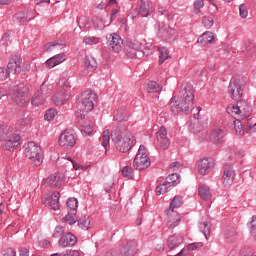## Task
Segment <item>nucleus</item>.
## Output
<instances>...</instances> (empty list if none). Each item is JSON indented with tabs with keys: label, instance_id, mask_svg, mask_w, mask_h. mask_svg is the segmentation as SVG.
Instances as JSON below:
<instances>
[{
	"label": "nucleus",
	"instance_id": "1",
	"mask_svg": "<svg viewBox=\"0 0 256 256\" xmlns=\"http://www.w3.org/2000/svg\"><path fill=\"white\" fill-rule=\"evenodd\" d=\"M195 99V93L193 92V86L187 85L180 91V96H174L170 102V110L172 113H185L189 115L191 109H193V101Z\"/></svg>",
	"mask_w": 256,
	"mask_h": 256
},
{
	"label": "nucleus",
	"instance_id": "2",
	"mask_svg": "<svg viewBox=\"0 0 256 256\" xmlns=\"http://www.w3.org/2000/svg\"><path fill=\"white\" fill-rule=\"evenodd\" d=\"M111 139L116 149L121 153H127L136 143L135 136H133L125 126H118L113 129Z\"/></svg>",
	"mask_w": 256,
	"mask_h": 256
},
{
	"label": "nucleus",
	"instance_id": "3",
	"mask_svg": "<svg viewBox=\"0 0 256 256\" xmlns=\"http://www.w3.org/2000/svg\"><path fill=\"white\" fill-rule=\"evenodd\" d=\"M124 53L127 57H130V59L141 57V55H144L145 57H149V55H151V51L145 47V45L131 41H126L124 43Z\"/></svg>",
	"mask_w": 256,
	"mask_h": 256
},
{
	"label": "nucleus",
	"instance_id": "4",
	"mask_svg": "<svg viewBox=\"0 0 256 256\" xmlns=\"http://www.w3.org/2000/svg\"><path fill=\"white\" fill-rule=\"evenodd\" d=\"M183 205V198L181 196H175L170 203V209L168 210V221L167 228L175 229L181 222V216L179 213L175 212V209Z\"/></svg>",
	"mask_w": 256,
	"mask_h": 256
},
{
	"label": "nucleus",
	"instance_id": "5",
	"mask_svg": "<svg viewBox=\"0 0 256 256\" xmlns=\"http://www.w3.org/2000/svg\"><path fill=\"white\" fill-rule=\"evenodd\" d=\"M42 153L41 146L35 142H28L24 145V155L32 161L35 167H39L43 163Z\"/></svg>",
	"mask_w": 256,
	"mask_h": 256
},
{
	"label": "nucleus",
	"instance_id": "6",
	"mask_svg": "<svg viewBox=\"0 0 256 256\" xmlns=\"http://www.w3.org/2000/svg\"><path fill=\"white\" fill-rule=\"evenodd\" d=\"M97 99V93L92 90H86L81 94L78 108L80 111H84V113H90V111L95 109V101H97Z\"/></svg>",
	"mask_w": 256,
	"mask_h": 256
},
{
	"label": "nucleus",
	"instance_id": "7",
	"mask_svg": "<svg viewBox=\"0 0 256 256\" xmlns=\"http://www.w3.org/2000/svg\"><path fill=\"white\" fill-rule=\"evenodd\" d=\"M8 73H13V75H19L21 71H30L31 64L23 63V59L19 56H13L7 65Z\"/></svg>",
	"mask_w": 256,
	"mask_h": 256
},
{
	"label": "nucleus",
	"instance_id": "8",
	"mask_svg": "<svg viewBox=\"0 0 256 256\" xmlns=\"http://www.w3.org/2000/svg\"><path fill=\"white\" fill-rule=\"evenodd\" d=\"M10 95L17 105L23 107L27 101V86L23 82L16 84L11 90Z\"/></svg>",
	"mask_w": 256,
	"mask_h": 256
},
{
	"label": "nucleus",
	"instance_id": "9",
	"mask_svg": "<svg viewBox=\"0 0 256 256\" xmlns=\"http://www.w3.org/2000/svg\"><path fill=\"white\" fill-rule=\"evenodd\" d=\"M246 83L243 78H234L230 81L228 93L232 99L239 101L243 97V87H245Z\"/></svg>",
	"mask_w": 256,
	"mask_h": 256
},
{
	"label": "nucleus",
	"instance_id": "10",
	"mask_svg": "<svg viewBox=\"0 0 256 256\" xmlns=\"http://www.w3.org/2000/svg\"><path fill=\"white\" fill-rule=\"evenodd\" d=\"M197 113H194L193 117L190 118V131L192 133H201L203 129H205V124L207 120H203V117H199V113L201 112V108L197 107L195 109Z\"/></svg>",
	"mask_w": 256,
	"mask_h": 256
},
{
	"label": "nucleus",
	"instance_id": "11",
	"mask_svg": "<svg viewBox=\"0 0 256 256\" xmlns=\"http://www.w3.org/2000/svg\"><path fill=\"white\" fill-rule=\"evenodd\" d=\"M58 143L60 147L69 149L70 147H75L77 144V138H75V133L71 130H65L60 134Z\"/></svg>",
	"mask_w": 256,
	"mask_h": 256
},
{
	"label": "nucleus",
	"instance_id": "12",
	"mask_svg": "<svg viewBox=\"0 0 256 256\" xmlns=\"http://www.w3.org/2000/svg\"><path fill=\"white\" fill-rule=\"evenodd\" d=\"M106 39L108 41L109 47L114 51V53H121L125 44L123 43V39L117 33L107 34Z\"/></svg>",
	"mask_w": 256,
	"mask_h": 256
},
{
	"label": "nucleus",
	"instance_id": "13",
	"mask_svg": "<svg viewBox=\"0 0 256 256\" xmlns=\"http://www.w3.org/2000/svg\"><path fill=\"white\" fill-rule=\"evenodd\" d=\"M156 139L161 151H167V149H169L171 140L169 139V136H167V128H165V126H161L156 132Z\"/></svg>",
	"mask_w": 256,
	"mask_h": 256
},
{
	"label": "nucleus",
	"instance_id": "14",
	"mask_svg": "<svg viewBox=\"0 0 256 256\" xmlns=\"http://www.w3.org/2000/svg\"><path fill=\"white\" fill-rule=\"evenodd\" d=\"M63 181H65L63 174L54 173L44 180V185H46V187H50L51 189H59V187L63 185Z\"/></svg>",
	"mask_w": 256,
	"mask_h": 256
},
{
	"label": "nucleus",
	"instance_id": "15",
	"mask_svg": "<svg viewBox=\"0 0 256 256\" xmlns=\"http://www.w3.org/2000/svg\"><path fill=\"white\" fill-rule=\"evenodd\" d=\"M49 94V88L45 83H43L40 87V90L34 94L32 97V105L35 107H39V105H43L47 100V95Z\"/></svg>",
	"mask_w": 256,
	"mask_h": 256
},
{
	"label": "nucleus",
	"instance_id": "16",
	"mask_svg": "<svg viewBox=\"0 0 256 256\" xmlns=\"http://www.w3.org/2000/svg\"><path fill=\"white\" fill-rule=\"evenodd\" d=\"M235 169L231 164L224 165V172L222 175V184L224 187H231L233 185V181H235Z\"/></svg>",
	"mask_w": 256,
	"mask_h": 256
},
{
	"label": "nucleus",
	"instance_id": "17",
	"mask_svg": "<svg viewBox=\"0 0 256 256\" xmlns=\"http://www.w3.org/2000/svg\"><path fill=\"white\" fill-rule=\"evenodd\" d=\"M196 167L200 175H207L215 167V161L213 158H203L197 162Z\"/></svg>",
	"mask_w": 256,
	"mask_h": 256
},
{
	"label": "nucleus",
	"instance_id": "18",
	"mask_svg": "<svg viewBox=\"0 0 256 256\" xmlns=\"http://www.w3.org/2000/svg\"><path fill=\"white\" fill-rule=\"evenodd\" d=\"M158 33L162 35V37H165L169 43L177 39V32L175 29L169 26H165L164 24H158Z\"/></svg>",
	"mask_w": 256,
	"mask_h": 256
},
{
	"label": "nucleus",
	"instance_id": "19",
	"mask_svg": "<svg viewBox=\"0 0 256 256\" xmlns=\"http://www.w3.org/2000/svg\"><path fill=\"white\" fill-rule=\"evenodd\" d=\"M59 197H61V194L54 192L51 196L43 198L42 203L45 207H50V209L57 211L59 209Z\"/></svg>",
	"mask_w": 256,
	"mask_h": 256
},
{
	"label": "nucleus",
	"instance_id": "20",
	"mask_svg": "<svg viewBox=\"0 0 256 256\" xmlns=\"http://www.w3.org/2000/svg\"><path fill=\"white\" fill-rule=\"evenodd\" d=\"M76 243H77V236L71 232L63 234L58 241V245L64 248L73 247Z\"/></svg>",
	"mask_w": 256,
	"mask_h": 256
},
{
	"label": "nucleus",
	"instance_id": "21",
	"mask_svg": "<svg viewBox=\"0 0 256 256\" xmlns=\"http://www.w3.org/2000/svg\"><path fill=\"white\" fill-rule=\"evenodd\" d=\"M133 165L137 171H144L151 166L149 156H135Z\"/></svg>",
	"mask_w": 256,
	"mask_h": 256
},
{
	"label": "nucleus",
	"instance_id": "22",
	"mask_svg": "<svg viewBox=\"0 0 256 256\" xmlns=\"http://www.w3.org/2000/svg\"><path fill=\"white\" fill-rule=\"evenodd\" d=\"M33 15V10H25L22 12H18L14 16V21L16 23H20V25H26V23H29V21H32V19H35V16Z\"/></svg>",
	"mask_w": 256,
	"mask_h": 256
},
{
	"label": "nucleus",
	"instance_id": "23",
	"mask_svg": "<svg viewBox=\"0 0 256 256\" xmlns=\"http://www.w3.org/2000/svg\"><path fill=\"white\" fill-rule=\"evenodd\" d=\"M120 253L123 256H134L137 254V243L134 241H128L126 244L121 246Z\"/></svg>",
	"mask_w": 256,
	"mask_h": 256
},
{
	"label": "nucleus",
	"instance_id": "24",
	"mask_svg": "<svg viewBox=\"0 0 256 256\" xmlns=\"http://www.w3.org/2000/svg\"><path fill=\"white\" fill-rule=\"evenodd\" d=\"M20 137L17 134L10 135L6 140H4L3 148L6 151H11V149H15V147H19Z\"/></svg>",
	"mask_w": 256,
	"mask_h": 256
},
{
	"label": "nucleus",
	"instance_id": "25",
	"mask_svg": "<svg viewBox=\"0 0 256 256\" xmlns=\"http://www.w3.org/2000/svg\"><path fill=\"white\" fill-rule=\"evenodd\" d=\"M237 103L240 109L241 117H244L245 119H247V117H250L251 113H253V108L251 107V104L245 100H238Z\"/></svg>",
	"mask_w": 256,
	"mask_h": 256
},
{
	"label": "nucleus",
	"instance_id": "26",
	"mask_svg": "<svg viewBox=\"0 0 256 256\" xmlns=\"http://www.w3.org/2000/svg\"><path fill=\"white\" fill-rule=\"evenodd\" d=\"M225 137V130L218 128L211 132L210 134V141L217 145L218 143H221Z\"/></svg>",
	"mask_w": 256,
	"mask_h": 256
},
{
	"label": "nucleus",
	"instance_id": "27",
	"mask_svg": "<svg viewBox=\"0 0 256 256\" xmlns=\"http://www.w3.org/2000/svg\"><path fill=\"white\" fill-rule=\"evenodd\" d=\"M63 61H65V55L64 54H58V55H55V56L49 58L46 61V66L49 69H53V67H57V65H61V63H63Z\"/></svg>",
	"mask_w": 256,
	"mask_h": 256
},
{
	"label": "nucleus",
	"instance_id": "28",
	"mask_svg": "<svg viewBox=\"0 0 256 256\" xmlns=\"http://www.w3.org/2000/svg\"><path fill=\"white\" fill-rule=\"evenodd\" d=\"M183 243V236L181 234H174L168 238L167 245L169 249H175Z\"/></svg>",
	"mask_w": 256,
	"mask_h": 256
},
{
	"label": "nucleus",
	"instance_id": "29",
	"mask_svg": "<svg viewBox=\"0 0 256 256\" xmlns=\"http://www.w3.org/2000/svg\"><path fill=\"white\" fill-rule=\"evenodd\" d=\"M78 227L82 229V231H89L93 224L91 223V216H83L78 219Z\"/></svg>",
	"mask_w": 256,
	"mask_h": 256
},
{
	"label": "nucleus",
	"instance_id": "30",
	"mask_svg": "<svg viewBox=\"0 0 256 256\" xmlns=\"http://www.w3.org/2000/svg\"><path fill=\"white\" fill-rule=\"evenodd\" d=\"M153 13V4L151 2H142L139 8V15L141 17H149Z\"/></svg>",
	"mask_w": 256,
	"mask_h": 256
},
{
	"label": "nucleus",
	"instance_id": "31",
	"mask_svg": "<svg viewBox=\"0 0 256 256\" xmlns=\"http://www.w3.org/2000/svg\"><path fill=\"white\" fill-rule=\"evenodd\" d=\"M71 95L69 92H59L53 96L55 105H64L65 101H69Z\"/></svg>",
	"mask_w": 256,
	"mask_h": 256
},
{
	"label": "nucleus",
	"instance_id": "32",
	"mask_svg": "<svg viewBox=\"0 0 256 256\" xmlns=\"http://www.w3.org/2000/svg\"><path fill=\"white\" fill-rule=\"evenodd\" d=\"M146 91L147 93H161L163 91V85L155 81H149L146 84Z\"/></svg>",
	"mask_w": 256,
	"mask_h": 256
},
{
	"label": "nucleus",
	"instance_id": "33",
	"mask_svg": "<svg viewBox=\"0 0 256 256\" xmlns=\"http://www.w3.org/2000/svg\"><path fill=\"white\" fill-rule=\"evenodd\" d=\"M213 41H215V36L213 35V32L210 31L204 32L198 38V43H201L202 45H208V43H213Z\"/></svg>",
	"mask_w": 256,
	"mask_h": 256
},
{
	"label": "nucleus",
	"instance_id": "34",
	"mask_svg": "<svg viewBox=\"0 0 256 256\" xmlns=\"http://www.w3.org/2000/svg\"><path fill=\"white\" fill-rule=\"evenodd\" d=\"M227 114L232 117H241V110L239 109L238 102L236 104H230L226 108Z\"/></svg>",
	"mask_w": 256,
	"mask_h": 256
},
{
	"label": "nucleus",
	"instance_id": "35",
	"mask_svg": "<svg viewBox=\"0 0 256 256\" xmlns=\"http://www.w3.org/2000/svg\"><path fill=\"white\" fill-rule=\"evenodd\" d=\"M242 51L246 55V57H251V55H255L256 53L255 43L246 42L242 47Z\"/></svg>",
	"mask_w": 256,
	"mask_h": 256
},
{
	"label": "nucleus",
	"instance_id": "36",
	"mask_svg": "<svg viewBox=\"0 0 256 256\" xmlns=\"http://www.w3.org/2000/svg\"><path fill=\"white\" fill-rule=\"evenodd\" d=\"M166 183L169 185V187H175L181 183V178H179V174L172 173L166 178Z\"/></svg>",
	"mask_w": 256,
	"mask_h": 256
},
{
	"label": "nucleus",
	"instance_id": "37",
	"mask_svg": "<svg viewBox=\"0 0 256 256\" xmlns=\"http://www.w3.org/2000/svg\"><path fill=\"white\" fill-rule=\"evenodd\" d=\"M84 64L89 71H95L97 69V60L93 56H86Z\"/></svg>",
	"mask_w": 256,
	"mask_h": 256
},
{
	"label": "nucleus",
	"instance_id": "38",
	"mask_svg": "<svg viewBox=\"0 0 256 256\" xmlns=\"http://www.w3.org/2000/svg\"><path fill=\"white\" fill-rule=\"evenodd\" d=\"M198 228L207 239V235L211 233V225H209V222H207V220L200 221L198 224Z\"/></svg>",
	"mask_w": 256,
	"mask_h": 256
},
{
	"label": "nucleus",
	"instance_id": "39",
	"mask_svg": "<svg viewBox=\"0 0 256 256\" xmlns=\"http://www.w3.org/2000/svg\"><path fill=\"white\" fill-rule=\"evenodd\" d=\"M114 119L116 121H127L129 119V114L125 109L116 110L114 112Z\"/></svg>",
	"mask_w": 256,
	"mask_h": 256
},
{
	"label": "nucleus",
	"instance_id": "40",
	"mask_svg": "<svg viewBox=\"0 0 256 256\" xmlns=\"http://www.w3.org/2000/svg\"><path fill=\"white\" fill-rule=\"evenodd\" d=\"M77 25L80 29H89L91 27L89 17L87 16H80L77 18Z\"/></svg>",
	"mask_w": 256,
	"mask_h": 256
},
{
	"label": "nucleus",
	"instance_id": "41",
	"mask_svg": "<svg viewBox=\"0 0 256 256\" xmlns=\"http://www.w3.org/2000/svg\"><path fill=\"white\" fill-rule=\"evenodd\" d=\"M199 195L202 199H204V201H209V199H211V191L209 190V186H200Z\"/></svg>",
	"mask_w": 256,
	"mask_h": 256
},
{
	"label": "nucleus",
	"instance_id": "42",
	"mask_svg": "<svg viewBox=\"0 0 256 256\" xmlns=\"http://www.w3.org/2000/svg\"><path fill=\"white\" fill-rule=\"evenodd\" d=\"M66 205L68 207V211L74 213H77V208L79 207V201H77L76 198H70L66 202Z\"/></svg>",
	"mask_w": 256,
	"mask_h": 256
},
{
	"label": "nucleus",
	"instance_id": "43",
	"mask_svg": "<svg viewBox=\"0 0 256 256\" xmlns=\"http://www.w3.org/2000/svg\"><path fill=\"white\" fill-rule=\"evenodd\" d=\"M10 135H13V133H11L9 126L1 125L0 141H5Z\"/></svg>",
	"mask_w": 256,
	"mask_h": 256
},
{
	"label": "nucleus",
	"instance_id": "44",
	"mask_svg": "<svg viewBox=\"0 0 256 256\" xmlns=\"http://www.w3.org/2000/svg\"><path fill=\"white\" fill-rule=\"evenodd\" d=\"M171 189V186H169L166 181H163L160 185H158L155 189L156 195H164V193H167Z\"/></svg>",
	"mask_w": 256,
	"mask_h": 256
},
{
	"label": "nucleus",
	"instance_id": "45",
	"mask_svg": "<svg viewBox=\"0 0 256 256\" xmlns=\"http://www.w3.org/2000/svg\"><path fill=\"white\" fill-rule=\"evenodd\" d=\"M158 51L160 53V60H159L160 65L165 63L167 59L171 58V56H169V50H167V48L159 47Z\"/></svg>",
	"mask_w": 256,
	"mask_h": 256
},
{
	"label": "nucleus",
	"instance_id": "46",
	"mask_svg": "<svg viewBox=\"0 0 256 256\" xmlns=\"http://www.w3.org/2000/svg\"><path fill=\"white\" fill-rule=\"evenodd\" d=\"M64 223H67L68 225H74V223H77V213L68 211V214L63 218Z\"/></svg>",
	"mask_w": 256,
	"mask_h": 256
},
{
	"label": "nucleus",
	"instance_id": "47",
	"mask_svg": "<svg viewBox=\"0 0 256 256\" xmlns=\"http://www.w3.org/2000/svg\"><path fill=\"white\" fill-rule=\"evenodd\" d=\"M234 129L236 131V135H239V137H243L245 135V129H243L241 120L237 119L234 121Z\"/></svg>",
	"mask_w": 256,
	"mask_h": 256
},
{
	"label": "nucleus",
	"instance_id": "48",
	"mask_svg": "<svg viewBox=\"0 0 256 256\" xmlns=\"http://www.w3.org/2000/svg\"><path fill=\"white\" fill-rule=\"evenodd\" d=\"M122 175H123V177H126V179H133V177H134L133 167H131V166L123 167Z\"/></svg>",
	"mask_w": 256,
	"mask_h": 256
},
{
	"label": "nucleus",
	"instance_id": "49",
	"mask_svg": "<svg viewBox=\"0 0 256 256\" xmlns=\"http://www.w3.org/2000/svg\"><path fill=\"white\" fill-rule=\"evenodd\" d=\"M100 39L94 36H86L83 38V43L85 45H97L99 43Z\"/></svg>",
	"mask_w": 256,
	"mask_h": 256
},
{
	"label": "nucleus",
	"instance_id": "50",
	"mask_svg": "<svg viewBox=\"0 0 256 256\" xmlns=\"http://www.w3.org/2000/svg\"><path fill=\"white\" fill-rule=\"evenodd\" d=\"M214 23L213 17L211 16H204L202 19V25L205 27V29H211Z\"/></svg>",
	"mask_w": 256,
	"mask_h": 256
},
{
	"label": "nucleus",
	"instance_id": "51",
	"mask_svg": "<svg viewBox=\"0 0 256 256\" xmlns=\"http://www.w3.org/2000/svg\"><path fill=\"white\" fill-rule=\"evenodd\" d=\"M64 233H65V227L59 225L55 227L52 236L54 237V239H59V237H63Z\"/></svg>",
	"mask_w": 256,
	"mask_h": 256
},
{
	"label": "nucleus",
	"instance_id": "52",
	"mask_svg": "<svg viewBox=\"0 0 256 256\" xmlns=\"http://www.w3.org/2000/svg\"><path fill=\"white\" fill-rule=\"evenodd\" d=\"M109 130H104L102 135V146L104 149H107V145H109V141H111V136L109 135Z\"/></svg>",
	"mask_w": 256,
	"mask_h": 256
},
{
	"label": "nucleus",
	"instance_id": "53",
	"mask_svg": "<svg viewBox=\"0 0 256 256\" xmlns=\"http://www.w3.org/2000/svg\"><path fill=\"white\" fill-rule=\"evenodd\" d=\"M85 111H81L80 108H78V111L76 112V123H78V125H83V121H85Z\"/></svg>",
	"mask_w": 256,
	"mask_h": 256
},
{
	"label": "nucleus",
	"instance_id": "54",
	"mask_svg": "<svg viewBox=\"0 0 256 256\" xmlns=\"http://www.w3.org/2000/svg\"><path fill=\"white\" fill-rule=\"evenodd\" d=\"M80 127H82V129H80L82 135H84L85 137H87V135H92L93 134V127L91 125H83L80 124Z\"/></svg>",
	"mask_w": 256,
	"mask_h": 256
},
{
	"label": "nucleus",
	"instance_id": "55",
	"mask_svg": "<svg viewBox=\"0 0 256 256\" xmlns=\"http://www.w3.org/2000/svg\"><path fill=\"white\" fill-rule=\"evenodd\" d=\"M55 115H57V110L49 109L48 111H46L44 119L45 121H53V119H55Z\"/></svg>",
	"mask_w": 256,
	"mask_h": 256
},
{
	"label": "nucleus",
	"instance_id": "56",
	"mask_svg": "<svg viewBox=\"0 0 256 256\" xmlns=\"http://www.w3.org/2000/svg\"><path fill=\"white\" fill-rule=\"evenodd\" d=\"M92 22L95 29H103V27H105L103 20L97 16L92 19Z\"/></svg>",
	"mask_w": 256,
	"mask_h": 256
},
{
	"label": "nucleus",
	"instance_id": "57",
	"mask_svg": "<svg viewBox=\"0 0 256 256\" xmlns=\"http://www.w3.org/2000/svg\"><path fill=\"white\" fill-rule=\"evenodd\" d=\"M9 78V70L5 67H0V81H5Z\"/></svg>",
	"mask_w": 256,
	"mask_h": 256
},
{
	"label": "nucleus",
	"instance_id": "58",
	"mask_svg": "<svg viewBox=\"0 0 256 256\" xmlns=\"http://www.w3.org/2000/svg\"><path fill=\"white\" fill-rule=\"evenodd\" d=\"M239 11H240V17H242V19H247V16L249 15V12L247 11V6H245L244 4H241L239 7Z\"/></svg>",
	"mask_w": 256,
	"mask_h": 256
},
{
	"label": "nucleus",
	"instance_id": "59",
	"mask_svg": "<svg viewBox=\"0 0 256 256\" xmlns=\"http://www.w3.org/2000/svg\"><path fill=\"white\" fill-rule=\"evenodd\" d=\"M203 247L202 242H194L188 245V251H195L196 249H201Z\"/></svg>",
	"mask_w": 256,
	"mask_h": 256
},
{
	"label": "nucleus",
	"instance_id": "60",
	"mask_svg": "<svg viewBox=\"0 0 256 256\" xmlns=\"http://www.w3.org/2000/svg\"><path fill=\"white\" fill-rule=\"evenodd\" d=\"M136 157H147V150L144 145H140Z\"/></svg>",
	"mask_w": 256,
	"mask_h": 256
},
{
	"label": "nucleus",
	"instance_id": "61",
	"mask_svg": "<svg viewBox=\"0 0 256 256\" xmlns=\"http://www.w3.org/2000/svg\"><path fill=\"white\" fill-rule=\"evenodd\" d=\"M57 45H59V41H54L46 44V51H53V47H57Z\"/></svg>",
	"mask_w": 256,
	"mask_h": 256
},
{
	"label": "nucleus",
	"instance_id": "62",
	"mask_svg": "<svg viewBox=\"0 0 256 256\" xmlns=\"http://www.w3.org/2000/svg\"><path fill=\"white\" fill-rule=\"evenodd\" d=\"M182 165L179 162H173L170 164V169H173V171H179L181 169Z\"/></svg>",
	"mask_w": 256,
	"mask_h": 256
},
{
	"label": "nucleus",
	"instance_id": "63",
	"mask_svg": "<svg viewBox=\"0 0 256 256\" xmlns=\"http://www.w3.org/2000/svg\"><path fill=\"white\" fill-rule=\"evenodd\" d=\"M4 256H17V252L13 248H8Z\"/></svg>",
	"mask_w": 256,
	"mask_h": 256
},
{
	"label": "nucleus",
	"instance_id": "64",
	"mask_svg": "<svg viewBox=\"0 0 256 256\" xmlns=\"http://www.w3.org/2000/svg\"><path fill=\"white\" fill-rule=\"evenodd\" d=\"M63 256H79V251H77V250H70L69 252H67Z\"/></svg>",
	"mask_w": 256,
	"mask_h": 256
}]
</instances>
